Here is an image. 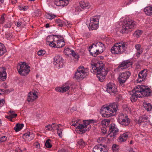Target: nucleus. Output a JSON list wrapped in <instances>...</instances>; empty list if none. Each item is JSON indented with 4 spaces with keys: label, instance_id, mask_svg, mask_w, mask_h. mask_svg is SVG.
I'll return each mask as SVG.
<instances>
[{
    "label": "nucleus",
    "instance_id": "7ed1b4c3",
    "mask_svg": "<svg viewBox=\"0 0 152 152\" xmlns=\"http://www.w3.org/2000/svg\"><path fill=\"white\" fill-rule=\"evenodd\" d=\"M105 49L104 45L102 42H96L89 48V51L91 54L96 57L102 53Z\"/></svg>",
    "mask_w": 152,
    "mask_h": 152
},
{
    "label": "nucleus",
    "instance_id": "338daca9",
    "mask_svg": "<svg viewBox=\"0 0 152 152\" xmlns=\"http://www.w3.org/2000/svg\"><path fill=\"white\" fill-rule=\"evenodd\" d=\"M126 111H127V112L129 113H131V110L130 108L128 107H126Z\"/></svg>",
    "mask_w": 152,
    "mask_h": 152
},
{
    "label": "nucleus",
    "instance_id": "a18cd8bd",
    "mask_svg": "<svg viewBox=\"0 0 152 152\" xmlns=\"http://www.w3.org/2000/svg\"><path fill=\"white\" fill-rule=\"evenodd\" d=\"M70 52H71V54L72 56L76 59H78L79 58V56L77 54H76L75 52L73 50H70Z\"/></svg>",
    "mask_w": 152,
    "mask_h": 152
},
{
    "label": "nucleus",
    "instance_id": "412c9836",
    "mask_svg": "<svg viewBox=\"0 0 152 152\" xmlns=\"http://www.w3.org/2000/svg\"><path fill=\"white\" fill-rule=\"evenodd\" d=\"M72 0H55L54 3L57 6H66Z\"/></svg>",
    "mask_w": 152,
    "mask_h": 152
},
{
    "label": "nucleus",
    "instance_id": "8fccbe9b",
    "mask_svg": "<svg viewBox=\"0 0 152 152\" xmlns=\"http://www.w3.org/2000/svg\"><path fill=\"white\" fill-rule=\"evenodd\" d=\"M45 53V51L44 50H41L38 51L37 54L39 56H42Z\"/></svg>",
    "mask_w": 152,
    "mask_h": 152
},
{
    "label": "nucleus",
    "instance_id": "4c0bfd02",
    "mask_svg": "<svg viewBox=\"0 0 152 152\" xmlns=\"http://www.w3.org/2000/svg\"><path fill=\"white\" fill-rule=\"evenodd\" d=\"M51 141L50 139H48L46 141L45 145L47 148H51L52 145L51 143Z\"/></svg>",
    "mask_w": 152,
    "mask_h": 152
},
{
    "label": "nucleus",
    "instance_id": "3c124183",
    "mask_svg": "<svg viewBox=\"0 0 152 152\" xmlns=\"http://www.w3.org/2000/svg\"><path fill=\"white\" fill-rule=\"evenodd\" d=\"M45 127L48 128V129L50 131L53 130L54 129V127L53 126V125H50L46 126Z\"/></svg>",
    "mask_w": 152,
    "mask_h": 152
},
{
    "label": "nucleus",
    "instance_id": "b1692460",
    "mask_svg": "<svg viewBox=\"0 0 152 152\" xmlns=\"http://www.w3.org/2000/svg\"><path fill=\"white\" fill-rule=\"evenodd\" d=\"M7 73L5 71V68L4 67L0 68V80L4 81L6 80Z\"/></svg>",
    "mask_w": 152,
    "mask_h": 152
},
{
    "label": "nucleus",
    "instance_id": "6ab92c4d",
    "mask_svg": "<svg viewBox=\"0 0 152 152\" xmlns=\"http://www.w3.org/2000/svg\"><path fill=\"white\" fill-rule=\"evenodd\" d=\"M54 35H49L46 38V41L47 44H48L50 46L53 47L56 45V38H54Z\"/></svg>",
    "mask_w": 152,
    "mask_h": 152
},
{
    "label": "nucleus",
    "instance_id": "2f4dec72",
    "mask_svg": "<svg viewBox=\"0 0 152 152\" xmlns=\"http://www.w3.org/2000/svg\"><path fill=\"white\" fill-rule=\"evenodd\" d=\"M24 126L23 124H16L15 127L14 128V130L16 132L20 131Z\"/></svg>",
    "mask_w": 152,
    "mask_h": 152
},
{
    "label": "nucleus",
    "instance_id": "ea45409f",
    "mask_svg": "<svg viewBox=\"0 0 152 152\" xmlns=\"http://www.w3.org/2000/svg\"><path fill=\"white\" fill-rule=\"evenodd\" d=\"M112 149L113 152H118V150L119 146L115 144H113L112 146Z\"/></svg>",
    "mask_w": 152,
    "mask_h": 152
},
{
    "label": "nucleus",
    "instance_id": "39448f33",
    "mask_svg": "<svg viewBox=\"0 0 152 152\" xmlns=\"http://www.w3.org/2000/svg\"><path fill=\"white\" fill-rule=\"evenodd\" d=\"M88 75L87 68L82 66H79L76 72L73 77L77 80H81Z\"/></svg>",
    "mask_w": 152,
    "mask_h": 152
},
{
    "label": "nucleus",
    "instance_id": "58836bf2",
    "mask_svg": "<svg viewBox=\"0 0 152 152\" xmlns=\"http://www.w3.org/2000/svg\"><path fill=\"white\" fill-rule=\"evenodd\" d=\"M78 144L79 145L80 148H82L86 145L85 142L83 141V139H80L77 142Z\"/></svg>",
    "mask_w": 152,
    "mask_h": 152
},
{
    "label": "nucleus",
    "instance_id": "c756f323",
    "mask_svg": "<svg viewBox=\"0 0 152 152\" xmlns=\"http://www.w3.org/2000/svg\"><path fill=\"white\" fill-rule=\"evenodd\" d=\"M143 106L145 110L147 111H150L152 109V105L151 104L149 103H147L145 102H143Z\"/></svg>",
    "mask_w": 152,
    "mask_h": 152
},
{
    "label": "nucleus",
    "instance_id": "79ce46f5",
    "mask_svg": "<svg viewBox=\"0 0 152 152\" xmlns=\"http://www.w3.org/2000/svg\"><path fill=\"white\" fill-rule=\"evenodd\" d=\"M45 16L47 18L51 20L55 18L56 15L50 13H47L46 15Z\"/></svg>",
    "mask_w": 152,
    "mask_h": 152
},
{
    "label": "nucleus",
    "instance_id": "2eb2a0df",
    "mask_svg": "<svg viewBox=\"0 0 152 152\" xmlns=\"http://www.w3.org/2000/svg\"><path fill=\"white\" fill-rule=\"evenodd\" d=\"M132 65V62L129 60H126L121 63L116 69L119 70H122L123 69L128 68L130 67H131Z\"/></svg>",
    "mask_w": 152,
    "mask_h": 152
},
{
    "label": "nucleus",
    "instance_id": "f8f14e48",
    "mask_svg": "<svg viewBox=\"0 0 152 152\" xmlns=\"http://www.w3.org/2000/svg\"><path fill=\"white\" fill-rule=\"evenodd\" d=\"M119 130L115 124H112L109 127L108 136L113 140L115 138L116 135L118 134Z\"/></svg>",
    "mask_w": 152,
    "mask_h": 152
},
{
    "label": "nucleus",
    "instance_id": "864d4df0",
    "mask_svg": "<svg viewBox=\"0 0 152 152\" xmlns=\"http://www.w3.org/2000/svg\"><path fill=\"white\" fill-rule=\"evenodd\" d=\"M110 122V121L109 120H104V121H101V124H104L105 125H106V124H107V125L108 124H109Z\"/></svg>",
    "mask_w": 152,
    "mask_h": 152
},
{
    "label": "nucleus",
    "instance_id": "f03ea898",
    "mask_svg": "<svg viewBox=\"0 0 152 152\" xmlns=\"http://www.w3.org/2000/svg\"><path fill=\"white\" fill-rule=\"evenodd\" d=\"M92 69L91 72L94 74H96L99 81L102 82L105 79L107 71L104 68L105 65L102 63L91 64Z\"/></svg>",
    "mask_w": 152,
    "mask_h": 152
},
{
    "label": "nucleus",
    "instance_id": "49530a36",
    "mask_svg": "<svg viewBox=\"0 0 152 152\" xmlns=\"http://www.w3.org/2000/svg\"><path fill=\"white\" fill-rule=\"evenodd\" d=\"M34 13L35 14V16L37 17L40 16L42 14L40 10L39 9H37L34 12Z\"/></svg>",
    "mask_w": 152,
    "mask_h": 152
},
{
    "label": "nucleus",
    "instance_id": "a211bd4d",
    "mask_svg": "<svg viewBox=\"0 0 152 152\" xmlns=\"http://www.w3.org/2000/svg\"><path fill=\"white\" fill-rule=\"evenodd\" d=\"M149 122L148 116L146 115H142L139 118L138 124L140 126L144 127L146 126Z\"/></svg>",
    "mask_w": 152,
    "mask_h": 152
},
{
    "label": "nucleus",
    "instance_id": "37998d69",
    "mask_svg": "<svg viewBox=\"0 0 152 152\" xmlns=\"http://www.w3.org/2000/svg\"><path fill=\"white\" fill-rule=\"evenodd\" d=\"M8 114L12 117V118L16 117L17 116V114L15 113V112L10 111L9 112Z\"/></svg>",
    "mask_w": 152,
    "mask_h": 152
},
{
    "label": "nucleus",
    "instance_id": "774afa93",
    "mask_svg": "<svg viewBox=\"0 0 152 152\" xmlns=\"http://www.w3.org/2000/svg\"><path fill=\"white\" fill-rule=\"evenodd\" d=\"M121 96H117L116 98V100L117 101H119V100L121 99Z\"/></svg>",
    "mask_w": 152,
    "mask_h": 152
},
{
    "label": "nucleus",
    "instance_id": "1a4fd4ad",
    "mask_svg": "<svg viewBox=\"0 0 152 152\" xmlns=\"http://www.w3.org/2000/svg\"><path fill=\"white\" fill-rule=\"evenodd\" d=\"M118 123L123 127L128 126L130 124V120L126 114L121 113L118 117Z\"/></svg>",
    "mask_w": 152,
    "mask_h": 152
},
{
    "label": "nucleus",
    "instance_id": "dca6fc26",
    "mask_svg": "<svg viewBox=\"0 0 152 152\" xmlns=\"http://www.w3.org/2000/svg\"><path fill=\"white\" fill-rule=\"evenodd\" d=\"M53 63L57 67L61 68L64 65V60L60 55H56L54 58Z\"/></svg>",
    "mask_w": 152,
    "mask_h": 152
},
{
    "label": "nucleus",
    "instance_id": "9b49d317",
    "mask_svg": "<svg viewBox=\"0 0 152 152\" xmlns=\"http://www.w3.org/2000/svg\"><path fill=\"white\" fill-rule=\"evenodd\" d=\"M100 16L96 15L91 18V21L88 27L89 29L96 30L98 27V22Z\"/></svg>",
    "mask_w": 152,
    "mask_h": 152
},
{
    "label": "nucleus",
    "instance_id": "ddd939ff",
    "mask_svg": "<svg viewBox=\"0 0 152 152\" xmlns=\"http://www.w3.org/2000/svg\"><path fill=\"white\" fill-rule=\"evenodd\" d=\"M106 91L111 95H115L118 93L117 86L113 83H110L106 86Z\"/></svg>",
    "mask_w": 152,
    "mask_h": 152
},
{
    "label": "nucleus",
    "instance_id": "e433bc0d",
    "mask_svg": "<svg viewBox=\"0 0 152 152\" xmlns=\"http://www.w3.org/2000/svg\"><path fill=\"white\" fill-rule=\"evenodd\" d=\"M144 70H143L140 72L138 74V77L141 78H143L145 79L146 77V74L145 73H144Z\"/></svg>",
    "mask_w": 152,
    "mask_h": 152
},
{
    "label": "nucleus",
    "instance_id": "e2e57ef3",
    "mask_svg": "<svg viewBox=\"0 0 152 152\" xmlns=\"http://www.w3.org/2000/svg\"><path fill=\"white\" fill-rule=\"evenodd\" d=\"M5 118L8 119H9V120L10 121H13L12 120V118L10 115H8V116H6Z\"/></svg>",
    "mask_w": 152,
    "mask_h": 152
},
{
    "label": "nucleus",
    "instance_id": "bf43d9fd",
    "mask_svg": "<svg viewBox=\"0 0 152 152\" xmlns=\"http://www.w3.org/2000/svg\"><path fill=\"white\" fill-rule=\"evenodd\" d=\"M4 103V99H0V108L3 106Z\"/></svg>",
    "mask_w": 152,
    "mask_h": 152
},
{
    "label": "nucleus",
    "instance_id": "7c9ffc66",
    "mask_svg": "<svg viewBox=\"0 0 152 152\" xmlns=\"http://www.w3.org/2000/svg\"><path fill=\"white\" fill-rule=\"evenodd\" d=\"M34 135L33 134H30V132H28L23 135V138H27L28 140H32L33 138Z\"/></svg>",
    "mask_w": 152,
    "mask_h": 152
},
{
    "label": "nucleus",
    "instance_id": "393cba45",
    "mask_svg": "<svg viewBox=\"0 0 152 152\" xmlns=\"http://www.w3.org/2000/svg\"><path fill=\"white\" fill-rule=\"evenodd\" d=\"M129 134L130 133L129 132H126L121 135L119 137L118 142H125L129 137Z\"/></svg>",
    "mask_w": 152,
    "mask_h": 152
},
{
    "label": "nucleus",
    "instance_id": "f704fd0d",
    "mask_svg": "<svg viewBox=\"0 0 152 152\" xmlns=\"http://www.w3.org/2000/svg\"><path fill=\"white\" fill-rule=\"evenodd\" d=\"M59 125H60V124H58L57 125V127L56 129L57 130V134L60 137H62V134L63 129H62L60 128Z\"/></svg>",
    "mask_w": 152,
    "mask_h": 152
},
{
    "label": "nucleus",
    "instance_id": "5fc2aeb1",
    "mask_svg": "<svg viewBox=\"0 0 152 152\" xmlns=\"http://www.w3.org/2000/svg\"><path fill=\"white\" fill-rule=\"evenodd\" d=\"M97 142L99 143H102L104 140V138L103 137H99L97 140Z\"/></svg>",
    "mask_w": 152,
    "mask_h": 152
},
{
    "label": "nucleus",
    "instance_id": "69168bd1",
    "mask_svg": "<svg viewBox=\"0 0 152 152\" xmlns=\"http://www.w3.org/2000/svg\"><path fill=\"white\" fill-rule=\"evenodd\" d=\"M144 80V79H143V78H141L138 77V79H137V81L138 82L140 83L143 81Z\"/></svg>",
    "mask_w": 152,
    "mask_h": 152
},
{
    "label": "nucleus",
    "instance_id": "052dcab7",
    "mask_svg": "<svg viewBox=\"0 0 152 152\" xmlns=\"http://www.w3.org/2000/svg\"><path fill=\"white\" fill-rule=\"evenodd\" d=\"M70 50H71L69 48H67L64 50V52L66 53H69L70 52Z\"/></svg>",
    "mask_w": 152,
    "mask_h": 152
},
{
    "label": "nucleus",
    "instance_id": "f257e3e1",
    "mask_svg": "<svg viewBox=\"0 0 152 152\" xmlns=\"http://www.w3.org/2000/svg\"><path fill=\"white\" fill-rule=\"evenodd\" d=\"M151 93V91L149 88H146L143 85L137 86L130 93L131 100L135 102L138 97L150 96Z\"/></svg>",
    "mask_w": 152,
    "mask_h": 152
},
{
    "label": "nucleus",
    "instance_id": "5701e85b",
    "mask_svg": "<svg viewBox=\"0 0 152 152\" xmlns=\"http://www.w3.org/2000/svg\"><path fill=\"white\" fill-rule=\"evenodd\" d=\"M106 110H107L106 109H103V107L102 108L101 110V113L103 117L108 118L115 115L113 113L110 111L107 110V111H106Z\"/></svg>",
    "mask_w": 152,
    "mask_h": 152
},
{
    "label": "nucleus",
    "instance_id": "c03bdc74",
    "mask_svg": "<svg viewBox=\"0 0 152 152\" xmlns=\"http://www.w3.org/2000/svg\"><path fill=\"white\" fill-rule=\"evenodd\" d=\"M23 23L24 22L18 21L15 23V24L18 27L21 28L24 25Z\"/></svg>",
    "mask_w": 152,
    "mask_h": 152
},
{
    "label": "nucleus",
    "instance_id": "c85d7f7f",
    "mask_svg": "<svg viewBox=\"0 0 152 152\" xmlns=\"http://www.w3.org/2000/svg\"><path fill=\"white\" fill-rule=\"evenodd\" d=\"M144 11L145 14L148 15H152V6H149L146 7L144 9Z\"/></svg>",
    "mask_w": 152,
    "mask_h": 152
},
{
    "label": "nucleus",
    "instance_id": "473e14b6",
    "mask_svg": "<svg viewBox=\"0 0 152 152\" xmlns=\"http://www.w3.org/2000/svg\"><path fill=\"white\" fill-rule=\"evenodd\" d=\"M6 52V50L4 45L0 43V56L3 55Z\"/></svg>",
    "mask_w": 152,
    "mask_h": 152
},
{
    "label": "nucleus",
    "instance_id": "6e6552de",
    "mask_svg": "<svg viewBox=\"0 0 152 152\" xmlns=\"http://www.w3.org/2000/svg\"><path fill=\"white\" fill-rule=\"evenodd\" d=\"M135 26V23L133 20H128L126 21L124 24H123L122 28L120 32L122 33H128L131 31Z\"/></svg>",
    "mask_w": 152,
    "mask_h": 152
},
{
    "label": "nucleus",
    "instance_id": "a19ab883",
    "mask_svg": "<svg viewBox=\"0 0 152 152\" xmlns=\"http://www.w3.org/2000/svg\"><path fill=\"white\" fill-rule=\"evenodd\" d=\"M82 10L80 6H77L75 8V12H73V13L75 14H78L80 12L82 11Z\"/></svg>",
    "mask_w": 152,
    "mask_h": 152
},
{
    "label": "nucleus",
    "instance_id": "4be33fe9",
    "mask_svg": "<svg viewBox=\"0 0 152 152\" xmlns=\"http://www.w3.org/2000/svg\"><path fill=\"white\" fill-rule=\"evenodd\" d=\"M38 97L35 92H30L28 95L27 100L28 102H32Z\"/></svg>",
    "mask_w": 152,
    "mask_h": 152
},
{
    "label": "nucleus",
    "instance_id": "423d86ee",
    "mask_svg": "<svg viewBox=\"0 0 152 152\" xmlns=\"http://www.w3.org/2000/svg\"><path fill=\"white\" fill-rule=\"evenodd\" d=\"M83 124H80L78 122H72L70 123V125L75 127L76 128L79 129L80 132L82 134L85 133L86 131H87L89 126V122L88 120H85L84 121Z\"/></svg>",
    "mask_w": 152,
    "mask_h": 152
},
{
    "label": "nucleus",
    "instance_id": "bb28decb",
    "mask_svg": "<svg viewBox=\"0 0 152 152\" xmlns=\"http://www.w3.org/2000/svg\"><path fill=\"white\" fill-rule=\"evenodd\" d=\"M141 47L140 44H136L135 45V48L137 51L136 53V56L138 57H140V55L143 52V49Z\"/></svg>",
    "mask_w": 152,
    "mask_h": 152
},
{
    "label": "nucleus",
    "instance_id": "9d476101",
    "mask_svg": "<svg viewBox=\"0 0 152 152\" xmlns=\"http://www.w3.org/2000/svg\"><path fill=\"white\" fill-rule=\"evenodd\" d=\"M131 75L129 71H126L121 73L119 75L118 80L119 83L122 86H124V83Z\"/></svg>",
    "mask_w": 152,
    "mask_h": 152
},
{
    "label": "nucleus",
    "instance_id": "603ef678",
    "mask_svg": "<svg viewBox=\"0 0 152 152\" xmlns=\"http://www.w3.org/2000/svg\"><path fill=\"white\" fill-rule=\"evenodd\" d=\"M7 139V137L4 136L0 137V142H2L5 141Z\"/></svg>",
    "mask_w": 152,
    "mask_h": 152
},
{
    "label": "nucleus",
    "instance_id": "20e7f679",
    "mask_svg": "<svg viewBox=\"0 0 152 152\" xmlns=\"http://www.w3.org/2000/svg\"><path fill=\"white\" fill-rule=\"evenodd\" d=\"M128 43L123 42L115 43L111 48V53L114 54H121L124 53L127 48Z\"/></svg>",
    "mask_w": 152,
    "mask_h": 152
},
{
    "label": "nucleus",
    "instance_id": "72a5a7b5",
    "mask_svg": "<svg viewBox=\"0 0 152 152\" xmlns=\"http://www.w3.org/2000/svg\"><path fill=\"white\" fill-rule=\"evenodd\" d=\"M56 22L57 24V25L60 27H62L64 25H65L64 22L62 20L60 19L56 20Z\"/></svg>",
    "mask_w": 152,
    "mask_h": 152
},
{
    "label": "nucleus",
    "instance_id": "680f3d73",
    "mask_svg": "<svg viewBox=\"0 0 152 152\" xmlns=\"http://www.w3.org/2000/svg\"><path fill=\"white\" fill-rule=\"evenodd\" d=\"M58 152H68V151L66 149H61L59 150Z\"/></svg>",
    "mask_w": 152,
    "mask_h": 152
},
{
    "label": "nucleus",
    "instance_id": "0e129e2a",
    "mask_svg": "<svg viewBox=\"0 0 152 152\" xmlns=\"http://www.w3.org/2000/svg\"><path fill=\"white\" fill-rule=\"evenodd\" d=\"M6 91L4 89H0V94H1L5 93Z\"/></svg>",
    "mask_w": 152,
    "mask_h": 152
},
{
    "label": "nucleus",
    "instance_id": "0eeeda50",
    "mask_svg": "<svg viewBox=\"0 0 152 152\" xmlns=\"http://www.w3.org/2000/svg\"><path fill=\"white\" fill-rule=\"evenodd\" d=\"M30 67L26 63L21 62L17 66V69L20 74L25 76L27 75L30 71Z\"/></svg>",
    "mask_w": 152,
    "mask_h": 152
},
{
    "label": "nucleus",
    "instance_id": "cd10ccee",
    "mask_svg": "<svg viewBox=\"0 0 152 152\" xmlns=\"http://www.w3.org/2000/svg\"><path fill=\"white\" fill-rule=\"evenodd\" d=\"M69 86H63L61 87L56 88L55 90L57 91L63 93L69 90Z\"/></svg>",
    "mask_w": 152,
    "mask_h": 152
},
{
    "label": "nucleus",
    "instance_id": "aec40b11",
    "mask_svg": "<svg viewBox=\"0 0 152 152\" xmlns=\"http://www.w3.org/2000/svg\"><path fill=\"white\" fill-rule=\"evenodd\" d=\"M55 36L56 37V45L53 47L57 48H60L62 47L65 44V42L64 41L59 40L58 38L59 37V35H55Z\"/></svg>",
    "mask_w": 152,
    "mask_h": 152
},
{
    "label": "nucleus",
    "instance_id": "6e6d98bb",
    "mask_svg": "<svg viewBox=\"0 0 152 152\" xmlns=\"http://www.w3.org/2000/svg\"><path fill=\"white\" fill-rule=\"evenodd\" d=\"M11 26L10 23H7L6 24H5L4 26L5 28H9L11 27Z\"/></svg>",
    "mask_w": 152,
    "mask_h": 152
},
{
    "label": "nucleus",
    "instance_id": "c9c22d12",
    "mask_svg": "<svg viewBox=\"0 0 152 152\" xmlns=\"http://www.w3.org/2000/svg\"><path fill=\"white\" fill-rule=\"evenodd\" d=\"M142 33V31L140 30H137L135 31L133 34L134 36L138 38Z\"/></svg>",
    "mask_w": 152,
    "mask_h": 152
},
{
    "label": "nucleus",
    "instance_id": "de8ad7c7",
    "mask_svg": "<svg viewBox=\"0 0 152 152\" xmlns=\"http://www.w3.org/2000/svg\"><path fill=\"white\" fill-rule=\"evenodd\" d=\"M19 9L21 10L25 11L28 9V6H26L24 7L19 6Z\"/></svg>",
    "mask_w": 152,
    "mask_h": 152
},
{
    "label": "nucleus",
    "instance_id": "09e8293b",
    "mask_svg": "<svg viewBox=\"0 0 152 152\" xmlns=\"http://www.w3.org/2000/svg\"><path fill=\"white\" fill-rule=\"evenodd\" d=\"M6 15L5 14H3L1 16L0 18V22L1 23H3L4 21L5 18L6 17Z\"/></svg>",
    "mask_w": 152,
    "mask_h": 152
},
{
    "label": "nucleus",
    "instance_id": "4468645a",
    "mask_svg": "<svg viewBox=\"0 0 152 152\" xmlns=\"http://www.w3.org/2000/svg\"><path fill=\"white\" fill-rule=\"evenodd\" d=\"M118 104L117 102H114L111 104L107 106H103V108L106 109L107 110L110 111L115 114L118 109Z\"/></svg>",
    "mask_w": 152,
    "mask_h": 152
},
{
    "label": "nucleus",
    "instance_id": "f3484780",
    "mask_svg": "<svg viewBox=\"0 0 152 152\" xmlns=\"http://www.w3.org/2000/svg\"><path fill=\"white\" fill-rule=\"evenodd\" d=\"M108 148L106 145H102L101 144L96 145L93 150V152H107Z\"/></svg>",
    "mask_w": 152,
    "mask_h": 152
},
{
    "label": "nucleus",
    "instance_id": "a878e982",
    "mask_svg": "<svg viewBox=\"0 0 152 152\" xmlns=\"http://www.w3.org/2000/svg\"><path fill=\"white\" fill-rule=\"evenodd\" d=\"M80 6L82 9H89L90 8L91 5L87 2L84 1H81L79 2Z\"/></svg>",
    "mask_w": 152,
    "mask_h": 152
},
{
    "label": "nucleus",
    "instance_id": "4d7b16f0",
    "mask_svg": "<svg viewBox=\"0 0 152 152\" xmlns=\"http://www.w3.org/2000/svg\"><path fill=\"white\" fill-rule=\"evenodd\" d=\"M134 0H129L128 1H126L125 2V6H126L127 5H129L131 4L132 2Z\"/></svg>",
    "mask_w": 152,
    "mask_h": 152
},
{
    "label": "nucleus",
    "instance_id": "13d9d810",
    "mask_svg": "<svg viewBox=\"0 0 152 152\" xmlns=\"http://www.w3.org/2000/svg\"><path fill=\"white\" fill-rule=\"evenodd\" d=\"M134 0H129L128 1H126L125 2V6H126L127 5H129L131 4L132 2Z\"/></svg>",
    "mask_w": 152,
    "mask_h": 152
}]
</instances>
